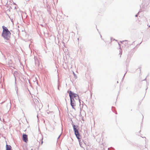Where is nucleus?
I'll return each instance as SVG.
<instances>
[{
	"instance_id": "nucleus-6",
	"label": "nucleus",
	"mask_w": 150,
	"mask_h": 150,
	"mask_svg": "<svg viewBox=\"0 0 150 150\" xmlns=\"http://www.w3.org/2000/svg\"><path fill=\"white\" fill-rule=\"evenodd\" d=\"M11 148V146L7 144L6 145V150H12Z\"/></svg>"
},
{
	"instance_id": "nucleus-5",
	"label": "nucleus",
	"mask_w": 150,
	"mask_h": 150,
	"mask_svg": "<svg viewBox=\"0 0 150 150\" xmlns=\"http://www.w3.org/2000/svg\"><path fill=\"white\" fill-rule=\"evenodd\" d=\"M71 101V106H72L73 108H74V107L75 106V103L74 101V100H72L70 99Z\"/></svg>"
},
{
	"instance_id": "nucleus-2",
	"label": "nucleus",
	"mask_w": 150,
	"mask_h": 150,
	"mask_svg": "<svg viewBox=\"0 0 150 150\" xmlns=\"http://www.w3.org/2000/svg\"><path fill=\"white\" fill-rule=\"evenodd\" d=\"M67 92L69 94L70 99L74 100V98L76 99H79V96L77 94L73 93L71 91H68Z\"/></svg>"
},
{
	"instance_id": "nucleus-3",
	"label": "nucleus",
	"mask_w": 150,
	"mask_h": 150,
	"mask_svg": "<svg viewBox=\"0 0 150 150\" xmlns=\"http://www.w3.org/2000/svg\"><path fill=\"white\" fill-rule=\"evenodd\" d=\"M73 127L74 128V130L75 132V134L76 137L78 139H79L80 138V135L79 134L78 130L75 127L76 126L75 125H73Z\"/></svg>"
},
{
	"instance_id": "nucleus-4",
	"label": "nucleus",
	"mask_w": 150,
	"mask_h": 150,
	"mask_svg": "<svg viewBox=\"0 0 150 150\" xmlns=\"http://www.w3.org/2000/svg\"><path fill=\"white\" fill-rule=\"evenodd\" d=\"M23 141L27 142L28 141V135L27 134H23Z\"/></svg>"
},
{
	"instance_id": "nucleus-1",
	"label": "nucleus",
	"mask_w": 150,
	"mask_h": 150,
	"mask_svg": "<svg viewBox=\"0 0 150 150\" xmlns=\"http://www.w3.org/2000/svg\"><path fill=\"white\" fill-rule=\"evenodd\" d=\"M3 32L2 34V36L7 40H9L11 33L8 28L4 26H2Z\"/></svg>"
}]
</instances>
